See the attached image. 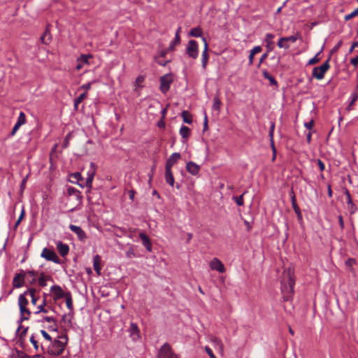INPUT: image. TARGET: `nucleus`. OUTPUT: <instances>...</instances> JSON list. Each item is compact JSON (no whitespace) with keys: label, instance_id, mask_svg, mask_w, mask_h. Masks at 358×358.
Instances as JSON below:
<instances>
[{"label":"nucleus","instance_id":"nucleus-61","mask_svg":"<svg viewBox=\"0 0 358 358\" xmlns=\"http://www.w3.org/2000/svg\"><path fill=\"white\" fill-rule=\"evenodd\" d=\"M80 88L85 90H89L91 88V83H88L86 84L83 85Z\"/></svg>","mask_w":358,"mask_h":358},{"label":"nucleus","instance_id":"nucleus-53","mask_svg":"<svg viewBox=\"0 0 358 358\" xmlns=\"http://www.w3.org/2000/svg\"><path fill=\"white\" fill-rule=\"evenodd\" d=\"M145 78L143 76H139L136 79V84L139 87L140 85L144 81Z\"/></svg>","mask_w":358,"mask_h":358},{"label":"nucleus","instance_id":"nucleus-36","mask_svg":"<svg viewBox=\"0 0 358 358\" xmlns=\"http://www.w3.org/2000/svg\"><path fill=\"white\" fill-rule=\"evenodd\" d=\"M26 122V116L25 114L23 112H20V115L18 116L17 123L20 124L21 126L25 124Z\"/></svg>","mask_w":358,"mask_h":358},{"label":"nucleus","instance_id":"nucleus-47","mask_svg":"<svg viewBox=\"0 0 358 358\" xmlns=\"http://www.w3.org/2000/svg\"><path fill=\"white\" fill-rule=\"evenodd\" d=\"M58 329V325L56 321H53V323H51V324L48 327V329L50 331H57Z\"/></svg>","mask_w":358,"mask_h":358},{"label":"nucleus","instance_id":"nucleus-29","mask_svg":"<svg viewBox=\"0 0 358 358\" xmlns=\"http://www.w3.org/2000/svg\"><path fill=\"white\" fill-rule=\"evenodd\" d=\"M182 120L183 121L187 123V124H191L192 122V115L191 114L187 111V110H184L182 113Z\"/></svg>","mask_w":358,"mask_h":358},{"label":"nucleus","instance_id":"nucleus-27","mask_svg":"<svg viewBox=\"0 0 358 358\" xmlns=\"http://www.w3.org/2000/svg\"><path fill=\"white\" fill-rule=\"evenodd\" d=\"M290 196H291L292 208H293L295 213L296 214H299V211H301V210H300L299 207L298 206V205L296 203L295 194H294L293 191L291 192Z\"/></svg>","mask_w":358,"mask_h":358},{"label":"nucleus","instance_id":"nucleus-8","mask_svg":"<svg viewBox=\"0 0 358 358\" xmlns=\"http://www.w3.org/2000/svg\"><path fill=\"white\" fill-rule=\"evenodd\" d=\"M41 256L48 261H51L57 264L59 263V259L54 250L45 248L42 250Z\"/></svg>","mask_w":358,"mask_h":358},{"label":"nucleus","instance_id":"nucleus-56","mask_svg":"<svg viewBox=\"0 0 358 358\" xmlns=\"http://www.w3.org/2000/svg\"><path fill=\"white\" fill-rule=\"evenodd\" d=\"M262 51V48L260 46H255V48H253L250 52H252V54H257V53H259L260 52Z\"/></svg>","mask_w":358,"mask_h":358},{"label":"nucleus","instance_id":"nucleus-62","mask_svg":"<svg viewBox=\"0 0 358 358\" xmlns=\"http://www.w3.org/2000/svg\"><path fill=\"white\" fill-rule=\"evenodd\" d=\"M350 62L353 66H357L358 65V57H355L352 58L351 59Z\"/></svg>","mask_w":358,"mask_h":358},{"label":"nucleus","instance_id":"nucleus-31","mask_svg":"<svg viewBox=\"0 0 358 358\" xmlns=\"http://www.w3.org/2000/svg\"><path fill=\"white\" fill-rule=\"evenodd\" d=\"M202 34V30L200 27H195L190 30L189 36L192 37H199Z\"/></svg>","mask_w":358,"mask_h":358},{"label":"nucleus","instance_id":"nucleus-59","mask_svg":"<svg viewBox=\"0 0 358 358\" xmlns=\"http://www.w3.org/2000/svg\"><path fill=\"white\" fill-rule=\"evenodd\" d=\"M317 164L319 166V168H320V171H322L324 170L325 165H324V164L320 159L317 160Z\"/></svg>","mask_w":358,"mask_h":358},{"label":"nucleus","instance_id":"nucleus-4","mask_svg":"<svg viewBox=\"0 0 358 358\" xmlns=\"http://www.w3.org/2000/svg\"><path fill=\"white\" fill-rule=\"evenodd\" d=\"M65 348V343L61 341L55 340L51 345L48 347V352L51 355H61Z\"/></svg>","mask_w":358,"mask_h":358},{"label":"nucleus","instance_id":"nucleus-24","mask_svg":"<svg viewBox=\"0 0 358 358\" xmlns=\"http://www.w3.org/2000/svg\"><path fill=\"white\" fill-rule=\"evenodd\" d=\"M64 298L65 299V301H66V307L70 310H72L73 307V300H72V296H71V293L69 292H66V296H64Z\"/></svg>","mask_w":358,"mask_h":358},{"label":"nucleus","instance_id":"nucleus-44","mask_svg":"<svg viewBox=\"0 0 358 358\" xmlns=\"http://www.w3.org/2000/svg\"><path fill=\"white\" fill-rule=\"evenodd\" d=\"M274 38V35L272 34H267L266 35V38H265V41L266 42L268 43V45L269 44H272L273 42H272V40Z\"/></svg>","mask_w":358,"mask_h":358},{"label":"nucleus","instance_id":"nucleus-55","mask_svg":"<svg viewBox=\"0 0 358 358\" xmlns=\"http://www.w3.org/2000/svg\"><path fill=\"white\" fill-rule=\"evenodd\" d=\"M45 306H46L45 298H44L42 304H41L38 306V310L37 311H36V313L37 314V313L42 312V310H41V309L45 308Z\"/></svg>","mask_w":358,"mask_h":358},{"label":"nucleus","instance_id":"nucleus-49","mask_svg":"<svg viewBox=\"0 0 358 358\" xmlns=\"http://www.w3.org/2000/svg\"><path fill=\"white\" fill-rule=\"evenodd\" d=\"M41 334L43 336L45 339H46L48 341H51L52 338L51 336L45 331V330H41Z\"/></svg>","mask_w":358,"mask_h":358},{"label":"nucleus","instance_id":"nucleus-22","mask_svg":"<svg viewBox=\"0 0 358 358\" xmlns=\"http://www.w3.org/2000/svg\"><path fill=\"white\" fill-rule=\"evenodd\" d=\"M165 180L169 185L173 186L174 178L171 170L165 169Z\"/></svg>","mask_w":358,"mask_h":358},{"label":"nucleus","instance_id":"nucleus-20","mask_svg":"<svg viewBox=\"0 0 358 358\" xmlns=\"http://www.w3.org/2000/svg\"><path fill=\"white\" fill-rule=\"evenodd\" d=\"M93 266L94 269L97 274H100L101 266V257L99 255H96L94 257L93 259Z\"/></svg>","mask_w":358,"mask_h":358},{"label":"nucleus","instance_id":"nucleus-6","mask_svg":"<svg viewBox=\"0 0 358 358\" xmlns=\"http://www.w3.org/2000/svg\"><path fill=\"white\" fill-rule=\"evenodd\" d=\"M172 82L173 78L171 74H166L160 78V90L163 94H166L169 90Z\"/></svg>","mask_w":358,"mask_h":358},{"label":"nucleus","instance_id":"nucleus-7","mask_svg":"<svg viewBox=\"0 0 358 358\" xmlns=\"http://www.w3.org/2000/svg\"><path fill=\"white\" fill-rule=\"evenodd\" d=\"M188 56L192 59H196L199 54V45L196 41L190 40L186 48Z\"/></svg>","mask_w":358,"mask_h":358},{"label":"nucleus","instance_id":"nucleus-23","mask_svg":"<svg viewBox=\"0 0 358 358\" xmlns=\"http://www.w3.org/2000/svg\"><path fill=\"white\" fill-rule=\"evenodd\" d=\"M51 34L50 31L46 29L43 34L41 37V41L43 44L48 45L51 41Z\"/></svg>","mask_w":358,"mask_h":358},{"label":"nucleus","instance_id":"nucleus-64","mask_svg":"<svg viewBox=\"0 0 358 358\" xmlns=\"http://www.w3.org/2000/svg\"><path fill=\"white\" fill-rule=\"evenodd\" d=\"M17 357L18 358H30L29 356L27 355L23 352H18Z\"/></svg>","mask_w":358,"mask_h":358},{"label":"nucleus","instance_id":"nucleus-5","mask_svg":"<svg viewBox=\"0 0 358 358\" xmlns=\"http://www.w3.org/2000/svg\"><path fill=\"white\" fill-rule=\"evenodd\" d=\"M157 357L178 358V356L173 352L171 346L169 343H166L159 350Z\"/></svg>","mask_w":358,"mask_h":358},{"label":"nucleus","instance_id":"nucleus-15","mask_svg":"<svg viewBox=\"0 0 358 358\" xmlns=\"http://www.w3.org/2000/svg\"><path fill=\"white\" fill-rule=\"evenodd\" d=\"M50 291L54 296L55 300L64 298L66 296V292H64L63 289L59 285H53L50 288Z\"/></svg>","mask_w":358,"mask_h":358},{"label":"nucleus","instance_id":"nucleus-39","mask_svg":"<svg viewBox=\"0 0 358 358\" xmlns=\"http://www.w3.org/2000/svg\"><path fill=\"white\" fill-rule=\"evenodd\" d=\"M278 46L280 48H285V49H288L289 48V45L288 43H286L285 41H281V38L279 39L278 42Z\"/></svg>","mask_w":358,"mask_h":358},{"label":"nucleus","instance_id":"nucleus-42","mask_svg":"<svg viewBox=\"0 0 358 358\" xmlns=\"http://www.w3.org/2000/svg\"><path fill=\"white\" fill-rule=\"evenodd\" d=\"M358 15V9H355L351 13L345 16V20H349Z\"/></svg>","mask_w":358,"mask_h":358},{"label":"nucleus","instance_id":"nucleus-40","mask_svg":"<svg viewBox=\"0 0 358 358\" xmlns=\"http://www.w3.org/2000/svg\"><path fill=\"white\" fill-rule=\"evenodd\" d=\"M61 322L66 323L68 325H71V318L69 315H64L62 317Z\"/></svg>","mask_w":358,"mask_h":358},{"label":"nucleus","instance_id":"nucleus-32","mask_svg":"<svg viewBox=\"0 0 358 358\" xmlns=\"http://www.w3.org/2000/svg\"><path fill=\"white\" fill-rule=\"evenodd\" d=\"M263 76L265 78H266L269 80L271 85H277L276 80L274 78V77L271 76V74L267 71H263Z\"/></svg>","mask_w":358,"mask_h":358},{"label":"nucleus","instance_id":"nucleus-41","mask_svg":"<svg viewBox=\"0 0 358 358\" xmlns=\"http://www.w3.org/2000/svg\"><path fill=\"white\" fill-rule=\"evenodd\" d=\"M212 341L215 344L216 346H217L219 348V349L222 351L223 350V344L222 343V341L217 338H214Z\"/></svg>","mask_w":358,"mask_h":358},{"label":"nucleus","instance_id":"nucleus-17","mask_svg":"<svg viewBox=\"0 0 358 358\" xmlns=\"http://www.w3.org/2000/svg\"><path fill=\"white\" fill-rule=\"evenodd\" d=\"M139 237L142 241L143 245L148 251L150 252L152 250V243L150 242L149 237L145 233H143V232H141L139 234Z\"/></svg>","mask_w":358,"mask_h":358},{"label":"nucleus","instance_id":"nucleus-50","mask_svg":"<svg viewBox=\"0 0 358 358\" xmlns=\"http://www.w3.org/2000/svg\"><path fill=\"white\" fill-rule=\"evenodd\" d=\"M20 127L21 125L16 122L10 132V135L14 136Z\"/></svg>","mask_w":358,"mask_h":358},{"label":"nucleus","instance_id":"nucleus-9","mask_svg":"<svg viewBox=\"0 0 358 358\" xmlns=\"http://www.w3.org/2000/svg\"><path fill=\"white\" fill-rule=\"evenodd\" d=\"M129 331V336L133 341H137L141 339V331L136 323H130Z\"/></svg>","mask_w":358,"mask_h":358},{"label":"nucleus","instance_id":"nucleus-14","mask_svg":"<svg viewBox=\"0 0 358 358\" xmlns=\"http://www.w3.org/2000/svg\"><path fill=\"white\" fill-rule=\"evenodd\" d=\"M202 40L204 43V48L201 55V62L203 69H206L209 59V55L208 53V45L205 38H203Z\"/></svg>","mask_w":358,"mask_h":358},{"label":"nucleus","instance_id":"nucleus-33","mask_svg":"<svg viewBox=\"0 0 358 358\" xmlns=\"http://www.w3.org/2000/svg\"><path fill=\"white\" fill-rule=\"evenodd\" d=\"M90 58H92V55H82L78 59V62H81L83 64H89V59Z\"/></svg>","mask_w":358,"mask_h":358},{"label":"nucleus","instance_id":"nucleus-1","mask_svg":"<svg viewBox=\"0 0 358 358\" xmlns=\"http://www.w3.org/2000/svg\"><path fill=\"white\" fill-rule=\"evenodd\" d=\"M281 291L285 301L292 299L294 294L295 278L294 269L288 268L285 269L281 277Z\"/></svg>","mask_w":358,"mask_h":358},{"label":"nucleus","instance_id":"nucleus-51","mask_svg":"<svg viewBox=\"0 0 358 358\" xmlns=\"http://www.w3.org/2000/svg\"><path fill=\"white\" fill-rule=\"evenodd\" d=\"M24 216V210H22L20 215L19 216L17 220L15 222V228L19 225V224L20 223V222L23 219Z\"/></svg>","mask_w":358,"mask_h":358},{"label":"nucleus","instance_id":"nucleus-16","mask_svg":"<svg viewBox=\"0 0 358 358\" xmlns=\"http://www.w3.org/2000/svg\"><path fill=\"white\" fill-rule=\"evenodd\" d=\"M25 294L31 299V302L33 306H36L37 301L39 299V296L35 288H29L25 291Z\"/></svg>","mask_w":358,"mask_h":358},{"label":"nucleus","instance_id":"nucleus-34","mask_svg":"<svg viewBox=\"0 0 358 358\" xmlns=\"http://www.w3.org/2000/svg\"><path fill=\"white\" fill-rule=\"evenodd\" d=\"M94 171H93L92 173H87V178L85 180V186L88 187H92V181L94 179Z\"/></svg>","mask_w":358,"mask_h":358},{"label":"nucleus","instance_id":"nucleus-2","mask_svg":"<svg viewBox=\"0 0 358 358\" xmlns=\"http://www.w3.org/2000/svg\"><path fill=\"white\" fill-rule=\"evenodd\" d=\"M27 297V294H25L24 292L23 294H20L18 298V305L21 314V322L29 320V317L31 315V311L27 307L29 304V300Z\"/></svg>","mask_w":358,"mask_h":358},{"label":"nucleus","instance_id":"nucleus-28","mask_svg":"<svg viewBox=\"0 0 358 358\" xmlns=\"http://www.w3.org/2000/svg\"><path fill=\"white\" fill-rule=\"evenodd\" d=\"M221 105H222V102H221V100H220L219 96L218 95L215 96V97L213 99V110H215L219 113L220 110Z\"/></svg>","mask_w":358,"mask_h":358},{"label":"nucleus","instance_id":"nucleus-11","mask_svg":"<svg viewBox=\"0 0 358 358\" xmlns=\"http://www.w3.org/2000/svg\"><path fill=\"white\" fill-rule=\"evenodd\" d=\"M25 280V274L24 272L17 273L13 280V285L15 288L21 287L24 285Z\"/></svg>","mask_w":358,"mask_h":358},{"label":"nucleus","instance_id":"nucleus-48","mask_svg":"<svg viewBox=\"0 0 358 358\" xmlns=\"http://www.w3.org/2000/svg\"><path fill=\"white\" fill-rule=\"evenodd\" d=\"M205 351L206 352V353L209 355V357L210 358H216V357L215 356V355L213 352V350L209 347L206 346Z\"/></svg>","mask_w":358,"mask_h":358},{"label":"nucleus","instance_id":"nucleus-37","mask_svg":"<svg viewBox=\"0 0 358 358\" xmlns=\"http://www.w3.org/2000/svg\"><path fill=\"white\" fill-rule=\"evenodd\" d=\"M297 40V36H291L288 37H282L281 41H285L286 43H295Z\"/></svg>","mask_w":358,"mask_h":358},{"label":"nucleus","instance_id":"nucleus-10","mask_svg":"<svg viewBox=\"0 0 358 358\" xmlns=\"http://www.w3.org/2000/svg\"><path fill=\"white\" fill-rule=\"evenodd\" d=\"M209 266L212 270L218 271L219 273H223L226 269L222 262L217 258H213L209 263Z\"/></svg>","mask_w":358,"mask_h":358},{"label":"nucleus","instance_id":"nucleus-58","mask_svg":"<svg viewBox=\"0 0 358 358\" xmlns=\"http://www.w3.org/2000/svg\"><path fill=\"white\" fill-rule=\"evenodd\" d=\"M30 342L33 344V345H34V348H35L36 350H38V344H37L38 343H37V341L35 340V338H34V336H32L30 338Z\"/></svg>","mask_w":358,"mask_h":358},{"label":"nucleus","instance_id":"nucleus-63","mask_svg":"<svg viewBox=\"0 0 358 358\" xmlns=\"http://www.w3.org/2000/svg\"><path fill=\"white\" fill-rule=\"evenodd\" d=\"M43 320L50 323H53V321H56L52 317H45Z\"/></svg>","mask_w":358,"mask_h":358},{"label":"nucleus","instance_id":"nucleus-19","mask_svg":"<svg viewBox=\"0 0 358 358\" xmlns=\"http://www.w3.org/2000/svg\"><path fill=\"white\" fill-rule=\"evenodd\" d=\"M57 248L62 257H65L69 251V247L67 244L63 243L62 241H59L57 243Z\"/></svg>","mask_w":358,"mask_h":358},{"label":"nucleus","instance_id":"nucleus-30","mask_svg":"<svg viewBox=\"0 0 358 358\" xmlns=\"http://www.w3.org/2000/svg\"><path fill=\"white\" fill-rule=\"evenodd\" d=\"M190 133V129L189 127L186 126H182L180 129V134L183 138H187L189 137Z\"/></svg>","mask_w":358,"mask_h":358},{"label":"nucleus","instance_id":"nucleus-52","mask_svg":"<svg viewBox=\"0 0 358 358\" xmlns=\"http://www.w3.org/2000/svg\"><path fill=\"white\" fill-rule=\"evenodd\" d=\"M345 196H346V199H347V203L352 204L351 195L350 194V192L348 189L345 190Z\"/></svg>","mask_w":358,"mask_h":358},{"label":"nucleus","instance_id":"nucleus-46","mask_svg":"<svg viewBox=\"0 0 358 358\" xmlns=\"http://www.w3.org/2000/svg\"><path fill=\"white\" fill-rule=\"evenodd\" d=\"M320 60V59L318 57V54H317L314 57H313L312 59H310L308 61V64L309 65L315 64L319 62Z\"/></svg>","mask_w":358,"mask_h":358},{"label":"nucleus","instance_id":"nucleus-60","mask_svg":"<svg viewBox=\"0 0 358 358\" xmlns=\"http://www.w3.org/2000/svg\"><path fill=\"white\" fill-rule=\"evenodd\" d=\"M338 222H339V225H340L341 228L342 229H344V221H343V217L341 215L338 216Z\"/></svg>","mask_w":358,"mask_h":358},{"label":"nucleus","instance_id":"nucleus-3","mask_svg":"<svg viewBox=\"0 0 358 358\" xmlns=\"http://www.w3.org/2000/svg\"><path fill=\"white\" fill-rule=\"evenodd\" d=\"M329 58L320 66L315 67L313 69L312 75L317 80H320L324 78V74L329 69Z\"/></svg>","mask_w":358,"mask_h":358},{"label":"nucleus","instance_id":"nucleus-13","mask_svg":"<svg viewBox=\"0 0 358 358\" xmlns=\"http://www.w3.org/2000/svg\"><path fill=\"white\" fill-rule=\"evenodd\" d=\"M69 229H71V231H72L73 233H75L77 235V236L80 241H85V239L87 238L86 234L81 229V227L76 226V225L70 224Z\"/></svg>","mask_w":358,"mask_h":358},{"label":"nucleus","instance_id":"nucleus-25","mask_svg":"<svg viewBox=\"0 0 358 358\" xmlns=\"http://www.w3.org/2000/svg\"><path fill=\"white\" fill-rule=\"evenodd\" d=\"M51 277L49 275H45L43 273H41L39 278H38V285L41 287H45L47 285L46 282L48 280H50Z\"/></svg>","mask_w":358,"mask_h":358},{"label":"nucleus","instance_id":"nucleus-35","mask_svg":"<svg viewBox=\"0 0 358 358\" xmlns=\"http://www.w3.org/2000/svg\"><path fill=\"white\" fill-rule=\"evenodd\" d=\"M247 192H244L241 196H234L233 200L235 201L236 204L239 206H242L244 204L243 201V196Z\"/></svg>","mask_w":358,"mask_h":358},{"label":"nucleus","instance_id":"nucleus-26","mask_svg":"<svg viewBox=\"0 0 358 358\" xmlns=\"http://www.w3.org/2000/svg\"><path fill=\"white\" fill-rule=\"evenodd\" d=\"M180 36L179 34H176L174 39L171 42L169 50L170 51H173L175 50L176 45L180 44Z\"/></svg>","mask_w":358,"mask_h":358},{"label":"nucleus","instance_id":"nucleus-21","mask_svg":"<svg viewBox=\"0 0 358 358\" xmlns=\"http://www.w3.org/2000/svg\"><path fill=\"white\" fill-rule=\"evenodd\" d=\"M25 274V279L30 283L34 284L36 281L37 273L34 271H29Z\"/></svg>","mask_w":358,"mask_h":358},{"label":"nucleus","instance_id":"nucleus-18","mask_svg":"<svg viewBox=\"0 0 358 358\" xmlns=\"http://www.w3.org/2000/svg\"><path fill=\"white\" fill-rule=\"evenodd\" d=\"M187 171L193 176H196L199 173L200 167L196 163L189 162L186 165Z\"/></svg>","mask_w":358,"mask_h":358},{"label":"nucleus","instance_id":"nucleus-43","mask_svg":"<svg viewBox=\"0 0 358 358\" xmlns=\"http://www.w3.org/2000/svg\"><path fill=\"white\" fill-rule=\"evenodd\" d=\"M275 129V124L273 122L271 123L270 131H269V136L271 138V144H273V132Z\"/></svg>","mask_w":358,"mask_h":358},{"label":"nucleus","instance_id":"nucleus-45","mask_svg":"<svg viewBox=\"0 0 358 358\" xmlns=\"http://www.w3.org/2000/svg\"><path fill=\"white\" fill-rule=\"evenodd\" d=\"M87 94L86 92H84L81 94L78 98H76L75 100L77 101V103H80L84 99L87 98Z\"/></svg>","mask_w":358,"mask_h":358},{"label":"nucleus","instance_id":"nucleus-57","mask_svg":"<svg viewBox=\"0 0 358 358\" xmlns=\"http://www.w3.org/2000/svg\"><path fill=\"white\" fill-rule=\"evenodd\" d=\"M314 125V121L311 120L310 121L306 122L304 124L305 127H306L308 129H311Z\"/></svg>","mask_w":358,"mask_h":358},{"label":"nucleus","instance_id":"nucleus-54","mask_svg":"<svg viewBox=\"0 0 358 358\" xmlns=\"http://www.w3.org/2000/svg\"><path fill=\"white\" fill-rule=\"evenodd\" d=\"M155 60L158 64H159L160 66H165L166 65V64L169 62V61H164L162 59H160L159 57L156 58Z\"/></svg>","mask_w":358,"mask_h":358},{"label":"nucleus","instance_id":"nucleus-12","mask_svg":"<svg viewBox=\"0 0 358 358\" xmlns=\"http://www.w3.org/2000/svg\"><path fill=\"white\" fill-rule=\"evenodd\" d=\"M180 159V154L178 152L173 153L166 160L165 169L171 170L173 166Z\"/></svg>","mask_w":358,"mask_h":358},{"label":"nucleus","instance_id":"nucleus-38","mask_svg":"<svg viewBox=\"0 0 358 358\" xmlns=\"http://www.w3.org/2000/svg\"><path fill=\"white\" fill-rule=\"evenodd\" d=\"M71 178L72 179V182H75L74 180L78 182L82 180V176L79 172H76L71 175Z\"/></svg>","mask_w":358,"mask_h":358}]
</instances>
